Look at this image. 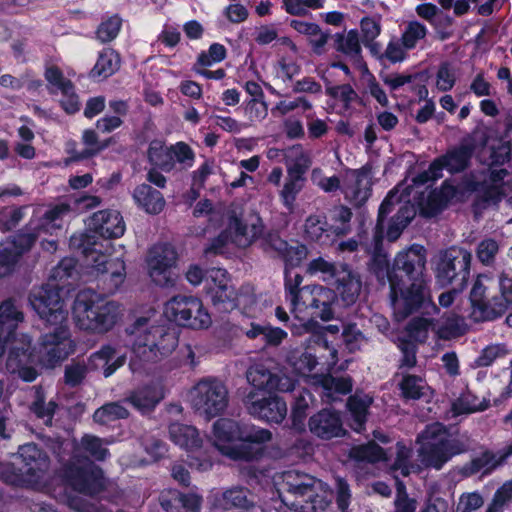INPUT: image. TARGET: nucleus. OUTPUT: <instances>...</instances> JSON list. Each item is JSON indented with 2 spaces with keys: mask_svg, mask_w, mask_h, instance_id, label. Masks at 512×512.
Returning <instances> with one entry per match:
<instances>
[{
  "mask_svg": "<svg viewBox=\"0 0 512 512\" xmlns=\"http://www.w3.org/2000/svg\"><path fill=\"white\" fill-rule=\"evenodd\" d=\"M88 227L93 234L81 233L72 235L70 246L80 253L87 261L92 262L96 272L97 288L104 295H112L118 291L126 278V265L121 258L97 250V238L105 240L121 237L125 232L122 215L116 210H100L89 219Z\"/></svg>",
  "mask_w": 512,
  "mask_h": 512,
  "instance_id": "obj_1",
  "label": "nucleus"
},
{
  "mask_svg": "<svg viewBox=\"0 0 512 512\" xmlns=\"http://www.w3.org/2000/svg\"><path fill=\"white\" fill-rule=\"evenodd\" d=\"M60 291L58 285L47 283L33 288L29 294V303L40 319L54 326L52 331L42 334L38 341V353L52 367L74 352L70 331L64 324L67 311Z\"/></svg>",
  "mask_w": 512,
  "mask_h": 512,
  "instance_id": "obj_2",
  "label": "nucleus"
},
{
  "mask_svg": "<svg viewBox=\"0 0 512 512\" xmlns=\"http://www.w3.org/2000/svg\"><path fill=\"white\" fill-rule=\"evenodd\" d=\"M214 445L234 461L260 460L265 444L272 439L270 430L243 421L219 418L213 424Z\"/></svg>",
  "mask_w": 512,
  "mask_h": 512,
  "instance_id": "obj_3",
  "label": "nucleus"
},
{
  "mask_svg": "<svg viewBox=\"0 0 512 512\" xmlns=\"http://www.w3.org/2000/svg\"><path fill=\"white\" fill-rule=\"evenodd\" d=\"M148 322V318L140 317L126 329L133 336L129 361L133 373H141L144 363H156L169 356L178 346L174 328L166 324L148 326Z\"/></svg>",
  "mask_w": 512,
  "mask_h": 512,
  "instance_id": "obj_4",
  "label": "nucleus"
},
{
  "mask_svg": "<svg viewBox=\"0 0 512 512\" xmlns=\"http://www.w3.org/2000/svg\"><path fill=\"white\" fill-rule=\"evenodd\" d=\"M119 305L109 301L91 289L77 293L72 306V315L76 325L86 331L103 333L116 323Z\"/></svg>",
  "mask_w": 512,
  "mask_h": 512,
  "instance_id": "obj_5",
  "label": "nucleus"
},
{
  "mask_svg": "<svg viewBox=\"0 0 512 512\" xmlns=\"http://www.w3.org/2000/svg\"><path fill=\"white\" fill-rule=\"evenodd\" d=\"M488 288L477 278L469 294L471 315L475 322H492L512 310V277L504 272L498 276V293L489 297Z\"/></svg>",
  "mask_w": 512,
  "mask_h": 512,
  "instance_id": "obj_6",
  "label": "nucleus"
},
{
  "mask_svg": "<svg viewBox=\"0 0 512 512\" xmlns=\"http://www.w3.org/2000/svg\"><path fill=\"white\" fill-rule=\"evenodd\" d=\"M472 254L466 249L451 246L440 250L433 260V272L437 285L442 288L457 285L465 289L471 272Z\"/></svg>",
  "mask_w": 512,
  "mask_h": 512,
  "instance_id": "obj_7",
  "label": "nucleus"
},
{
  "mask_svg": "<svg viewBox=\"0 0 512 512\" xmlns=\"http://www.w3.org/2000/svg\"><path fill=\"white\" fill-rule=\"evenodd\" d=\"M59 476L66 486L86 496L98 495L106 488L103 469L80 455L63 464Z\"/></svg>",
  "mask_w": 512,
  "mask_h": 512,
  "instance_id": "obj_8",
  "label": "nucleus"
},
{
  "mask_svg": "<svg viewBox=\"0 0 512 512\" xmlns=\"http://www.w3.org/2000/svg\"><path fill=\"white\" fill-rule=\"evenodd\" d=\"M444 433V427H427L418 436L425 440L419 448V456L427 468L441 470L454 456L466 452L465 444L457 438H449Z\"/></svg>",
  "mask_w": 512,
  "mask_h": 512,
  "instance_id": "obj_9",
  "label": "nucleus"
},
{
  "mask_svg": "<svg viewBox=\"0 0 512 512\" xmlns=\"http://www.w3.org/2000/svg\"><path fill=\"white\" fill-rule=\"evenodd\" d=\"M18 457L21 460L20 467L11 464L2 471L4 482L14 486L37 482L50 464L47 453L35 443L19 446Z\"/></svg>",
  "mask_w": 512,
  "mask_h": 512,
  "instance_id": "obj_10",
  "label": "nucleus"
},
{
  "mask_svg": "<svg viewBox=\"0 0 512 512\" xmlns=\"http://www.w3.org/2000/svg\"><path fill=\"white\" fill-rule=\"evenodd\" d=\"M190 398L195 412L207 420L221 415L229 402L226 385L214 377L199 380L191 389Z\"/></svg>",
  "mask_w": 512,
  "mask_h": 512,
  "instance_id": "obj_11",
  "label": "nucleus"
},
{
  "mask_svg": "<svg viewBox=\"0 0 512 512\" xmlns=\"http://www.w3.org/2000/svg\"><path fill=\"white\" fill-rule=\"evenodd\" d=\"M164 315L178 326L190 329H207L211 325V316L201 299L192 295L173 296L165 303Z\"/></svg>",
  "mask_w": 512,
  "mask_h": 512,
  "instance_id": "obj_12",
  "label": "nucleus"
},
{
  "mask_svg": "<svg viewBox=\"0 0 512 512\" xmlns=\"http://www.w3.org/2000/svg\"><path fill=\"white\" fill-rule=\"evenodd\" d=\"M401 202V196L396 188L391 189L382 200L377 214L376 225L373 234L386 235L389 242L396 241L404 229L415 216L414 209L407 203L401 205L397 212L390 218L386 228L388 215L394 210L395 205Z\"/></svg>",
  "mask_w": 512,
  "mask_h": 512,
  "instance_id": "obj_13",
  "label": "nucleus"
},
{
  "mask_svg": "<svg viewBox=\"0 0 512 512\" xmlns=\"http://www.w3.org/2000/svg\"><path fill=\"white\" fill-rule=\"evenodd\" d=\"M390 300L398 321L408 318L429 305H433L426 280L410 281L390 288Z\"/></svg>",
  "mask_w": 512,
  "mask_h": 512,
  "instance_id": "obj_14",
  "label": "nucleus"
},
{
  "mask_svg": "<svg viewBox=\"0 0 512 512\" xmlns=\"http://www.w3.org/2000/svg\"><path fill=\"white\" fill-rule=\"evenodd\" d=\"M426 264L427 250L421 244L414 243L398 251L392 261L391 288L395 290L399 284L425 280Z\"/></svg>",
  "mask_w": 512,
  "mask_h": 512,
  "instance_id": "obj_15",
  "label": "nucleus"
},
{
  "mask_svg": "<svg viewBox=\"0 0 512 512\" xmlns=\"http://www.w3.org/2000/svg\"><path fill=\"white\" fill-rule=\"evenodd\" d=\"M294 245L283 239L276 230H269L262 237L260 248L273 259H279L285 270L300 267L307 259L309 249L306 244L294 241Z\"/></svg>",
  "mask_w": 512,
  "mask_h": 512,
  "instance_id": "obj_16",
  "label": "nucleus"
},
{
  "mask_svg": "<svg viewBox=\"0 0 512 512\" xmlns=\"http://www.w3.org/2000/svg\"><path fill=\"white\" fill-rule=\"evenodd\" d=\"M243 403L250 415L269 424H280L287 415L286 401L273 393L249 390Z\"/></svg>",
  "mask_w": 512,
  "mask_h": 512,
  "instance_id": "obj_17",
  "label": "nucleus"
},
{
  "mask_svg": "<svg viewBox=\"0 0 512 512\" xmlns=\"http://www.w3.org/2000/svg\"><path fill=\"white\" fill-rule=\"evenodd\" d=\"M337 302L333 289L321 285H307L299 305L294 310L306 311L311 318L330 321L334 318V306Z\"/></svg>",
  "mask_w": 512,
  "mask_h": 512,
  "instance_id": "obj_18",
  "label": "nucleus"
},
{
  "mask_svg": "<svg viewBox=\"0 0 512 512\" xmlns=\"http://www.w3.org/2000/svg\"><path fill=\"white\" fill-rule=\"evenodd\" d=\"M177 259V251L170 243L156 244L149 250L148 271L150 278L156 285L160 287L174 285L172 268L176 266Z\"/></svg>",
  "mask_w": 512,
  "mask_h": 512,
  "instance_id": "obj_19",
  "label": "nucleus"
},
{
  "mask_svg": "<svg viewBox=\"0 0 512 512\" xmlns=\"http://www.w3.org/2000/svg\"><path fill=\"white\" fill-rule=\"evenodd\" d=\"M230 281L227 271L223 269L212 270L210 278L206 280V295L220 313H230L239 306L238 293Z\"/></svg>",
  "mask_w": 512,
  "mask_h": 512,
  "instance_id": "obj_20",
  "label": "nucleus"
},
{
  "mask_svg": "<svg viewBox=\"0 0 512 512\" xmlns=\"http://www.w3.org/2000/svg\"><path fill=\"white\" fill-rule=\"evenodd\" d=\"M476 148L472 136L464 137L458 145L448 148L445 153L432 160V167L436 171L446 170L451 175L462 173L471 166Z\"/></svg>",
  "mask_w": 512,
  "mask_h": 512,
  "instance_id": "obj_21",
  "label": "nucleus"
},
{
  "mask_svg": "<svg viewBox=\"0 0 512 512\" xmlns=\"http://www.w3.org/2000/svg\"><path fill=\"white\" fill-rule=\"evenodd\" d=\"M308 427L314 436L322 440L342 438L349 434L343 427L340 412L328 408L312 415L308 420Z\"/></svg>",
  "mask_w": 512,
  "mask_h": 512,
  "instance_id": "obj_22",
  "label": "nucleus"
},
{
  "mask_svg": "<svg viewBox=\"0 0 512 512\" xmlns=\"http://www.w3.org/2000/svg\"><path fill=\"white\" fill-rule=\"evenodd\" d=\"M328 284L334 286L337 297L339 296L344 306L356 303L361 289L362 279L358 272L347 263H340L335 276Z\"/></svg>",
  "mask_w": 512,
  "mask_h": 512,
  "instance_id": "obj_23",
  "label": "nucleus"
},
{
  "mask_svg": "<svg viewBox=\"0 0 512 512\" xmlns=\"http://www.w3.org/2000/svg\"><path fill=\"white\" fill-rule=\"evenodd\" d=\"M309 169V160H296L287 167V176L285 178L279 197L282 205L292 212L299 193L303 190L306 179V173Z\"/></svg>",
  "mask_w": 512,
  "mask_h": 512,
  "instance_id": "obj_24",
  "label": "nucleus"
},
{
  "mask_svg": "<svg viewBox=\"0 0 512 512\" xmlns=\"http://www.w3.org/2000/svg\"><path fill=\"white\" fill-rule=\"evenodd\" d=\"M464 191L454 185L450 179H445L439 188L431 190L427 200L420 206V214L425 218H433L442 213L458 196H462Z\"/></svg>",
  "mask_w": 512,
  "mask_h": 512,
  "instance_id": "obj_25",
  "label": "nucleus"
},
{
  "mask_svg": "<svg viewBox=\"0 0 512 512\" xmlns=\"http://www.w3.org/2000/svg\"><path fill=\"white\" fill-rule=\"evenodd\" d=\"M315 481V477L306 473L296 470L285 471L282 475V487L286 495L282 497V502L288 505L286 502L288 495L295 499L312 500L316 496Z\"/></svg>",
  "mask_w": 512,
  "mask_h": 512,
  "instance_id": "obj_26",
  "label": "nucleus"
},
{
  "mask_svg": "<svg viewBox=\"0 0 512 512\" xmlns=\"http://www.w3.org/2000/svg\"><path fill=\"white\" fill-rule=\"evenodd\" d=\"M24 319L12 299L0 304V356L6 352L7 345L16 339L18 324Z\"/></svg>",
  "mask_w": 512,
  "mask_h": 512,
  "instance_id": "obj_27",
  "label": "nucleus"
},
{
  "mask_svg": "<svg viewBox=\"0 0 512 512\" xmlns=\"http://www.w3.org/2000/svg\"><path fill=\"white\" fill-rule=\"evenodd\" d=\"M386 235L373 234L372 252L367 263L368 271L374 275L380 284L389 283L391 288L392 280V263L388 258V254L383 249V241Z\"/></svg>",
  "mask_w": 512,
  "mask_h": 512,
  "instance_id": "obj_28",
  "label": "nucleus"
},
{
  "mask_svg": "<svg viewBox=\"0 0 512 512\" xmlns=\"http://www.w3.org/2000/svg\"><path fill=\"white\" fill-rule=\"evenodd\" d=\"M372 403V397L367 394H359L358 392L347 398V424L354 432L361 434L366 431V423Z\"/></svg>",
  "mask_w": 512,
  "mask_h": 512,
  "instance_id": "obj_29",
  "label": "nucleus"
},
{
  "mask_svg": "<svg viewBox=\"0 0 512 512\" xmlns=\"http://www.w3.org/2000/svg\"><path fill=\"white\" fill-rule=\"evenodd\" d=\"M333 48L347 57L357 69L368 70L362 56L359 33L356 29H351L347 33H336L333 36Z\"/></svg>",
  "mask_w": 512,
  "mask_h": 512,
  "instance_id": "obj_30",
  "label": "nucleus"
},
{
  "mask_svg": "<svg viewBox=\"0 0 512 512\" xmlns=\"http://www.w3.org/2000/svg\"><path fill=\"white\" fill-rule=\"evenodd\" d=\"M125 362V354L117 355L116 349L106 344L89 356L87 365L91 370L102 371L103 376L108 378L122 367Z\"/></svg>",
  "mask_w": 512,
  "mask_h": 512,
  "instance_id": "obj_31",
  "label": "nucleus"
},
{
  "mask_svg": "<svg viewBox=\"0 0 512 512\" xmlns=\"http://www.w3.org/2000/svg\"><path fill=\"white\" fill-rule=\"evenodd\" d=\"M319 385L322 389V400L327 404L341 401V396L348 395L353 390V379L351 376H333L332 374L321 375Z\"/></svg>",
  "mask_w": 512,
  "mask_h": 512,
  "instance_id": "obj_32",
  "label": "nucleus"
},
{
  "mask_svg": "<svg viewBox=\"0 0 512 512\" xmlns=\"http://www.w3.org/2000/svg\"><path fill=\"white\" fill-rule=\"evenodd\" d=\"M162 399L163 394L158 387L149 383L132 390L124 401L142 414H146L153 411Z\"/></svg>",
  "mask_w": 512,
  "mask_h": 512,
  "instance_id": "obj_33",
  "label": "nucleus"
},
{
  "mask_svg": "<svg viewBox=\"0 0 512 512\" xmlns=\"http://www.w3.org/2000/svg\"><path fill=\"white\" fill-rule=\"evenodd\" d=\"M168 430L171 441L186 451L195 452L202 447L203 440L195 427L176 422Z\"/></svg>",
  "mask_w": 512,
  "mask_h": 512,
  "instance_id": "obj_34",
  "label": "nucleus"
},
{
  "mask_svg": "<svg viewBox=\"0 0 512 512\" xmlns=\"http://www.w3.org/2000/svg\"><path fill=\"white\" fill-rule=\"evenodd\" d=\"M133 199L141 209L151 215L161 213L165 207L163 194L149 184L138 185L134 189Z\"/></svg>",
  "mask_w": 512,
  "mask_h": 512,
  "instance_id": "obj_35",
  "label": "nucleus"
},
{
  "mask_svg": "<svg viewBox=\"0 0 512 512\" xmlns=\"http://www.w3.org/2000/svg\"><path fill=\"white\" fill-rule=\"evenodd\" d=\"M305 238L319 245H327L332 242V225L328 224L326 217L321 215H309L304 224Z\"/></svg>",
  "mask_w": 512,
  "mask_h": 512,
  "instance_id": "obj_36",
  "label": "nucleus"
},
{
  "mask_svg": "<svg viewBox=\"0 0 512 512\" xmlns=\"http://www.w3.org/2000/svg\"><path fill=\"white\" fill-rule=\"evenodd\" d=\"M120 63V55L116 50L104 48L99 52L97 61L89 75L92 79H107L119 70Z\"/></svg>",
  "mask_w": 512,
  "mask_h": 512,
  "instance_id": "obj_37",
  "label": "nucleus"
},
{
  "mask_svg": "<svg viewBox=\"0 0 512 512\" xmlns=\"http://www.w3.org/2000/svg\"><path fill=\"white\" fill-rule=\"evenodd\" d=\"M499 467V462H497V454L493 451L486 449L480 453L479 456L472 458L469 462H466L460 473L463 477H472L478 473H481L482 476H488L493 471Z\"/></svg>",
  "mask_w": 512,
  "mask_h": 512,
  "instance_id": "obj_38",
  "label": "nucleus"
},
{
  "mask_svg": "<svg viewBox=\"0 0 512 512\" xmlns=\"http://www.w3.org/2000/svg\"><path fill=\"white\" fill-rule=\"evenodd\" d=\"M42 225L30 221L24 228L20 229L8 240L14 249L22 256L30 251L42 232Z\"/></svg>",
  "mask_w": 512,
  "mask_h": 512,
  "instance_id": "obj_39",
  "label": "nucleus"
},
{
  "mask_svg": "<svg viewBox=\"0 0 512 512\" xmlns=\"http://www.w3.org/2000/svg\"><path fill=\"white\" fill-rule=\"evenodd\" d=\"M348 456L356 462H366L371 464L388 460L385 449L375 441H369L365 444L352 446L349 450Z\"/></svg>",
  "mask_w": 512,
  "mask_h": 512,
  "instance_id": "obj_40",
  "label": "nucleus"
},
{
  "mask_svg": "<svg viewBox=\"0 0 512 512\" xmlns=\"http://www.w3.org/2000/svg\"><path fill=\"white\" fill-rule=\"evenodd\" d=\"M109 442L93 434H84L79 441L78 451L84 452L89 459L103 462L110 457V451L105 447Z\"/></svg>",
  "mask_w": 512,
  "mask_h": 512,
  "instance_id": "obj_41",
  "label": "nucleus"
},
{
  "mask_svg": "<svg viewBox=\"0 0 512 512\" xmlns=\"http://www.w3.org/2000/svg\"><path fill=\"white\" fill-rule=\"evenodd\" d=\"M148 162L164 172L173 170V157L170 147H165V143L159 139H153L147 149Z\"/></svg>",
  "mask_w": 512,
  "mask_h": 512,
  "instance_id": "obj_42",
  "label": "nucleus"
},
{
  "mask_svg": "<svg viewBox=\"0 0 512 512\" xmlns=\"http://www.w3.org/2000/svg\"><path fill=\"white\" fill-rule=\"evenodd\" d=\"M372 165L366 163L359 169L351 170V174L355 179L353 187V199L359 204L365 203L371 196V175Z\"/></svg>",
  "mask_w": 512,
  "mask_h": 512,
  "instance_id": "obj_43",
  "label": "nucleus"
},
{
  "mask_svg": "<svg viewBox=\"0 0 512 512\" xmlns=\"http://www.w3.org/2000/svg\"><path fill=\"white\" fill-rule=\"evenodd\" d=\"M502 185L484 183L481 192L475 196L472 209L475 214L486 209L490 205L498 206L505 197Z\"/></svg>",
  "mask_w": 512,
  "mask_h": 512,
  "instance_id": "obj_44",
  "label": "nucleus"
},
{
  "mask_svg": "<svg viewBox=\"0 0 512 512\" xmlns=\"http://www.w3.org/2000/svg\"><path fill=\"white\" fill-rule=\"evenodd\" d=\"M249 490L244 487H233L222 493L218 499V505L223 510L234 508L248 510L253 502L248 498Z\"/></svg>",
  "mask_w": 512,
  "mask_h": 512,
  "instance_id": "obj_45",
  "label": "nucleus"
},
{
  "mask_svg": "<svg viewBox=\"0 0 512 512\" xmlns=\"http://www.w3.org/2000/svg\"><path fill=\"white\" fill-rule=\"evenodd\" d=\"M435 332L437 337L441 340L448 341L456 339L466 333V324L461 316L451 314L437 324Z\"/></svg>",
  "mask_w": 512,
  "mask_h": 512,
  "instance_id": "obj_46",
  "label": "nucleus"
},
{
  "mask_svg": "<svg viewBox=\"0 0 512 512\" xmlns=\"http://www.w3.org/2000/svg\"><path fill=\"white\" fill-rule=\"evenodd\" d=\"M128 417L129 411L120 402L106 403L97 408L93 413L94 422L100 425H109L114 421Z\"/></svg>",
  "mask_w": 512,
  "mask_h": 512,
  "instance_id": "obj_47",
  "label": "nucleus"
},
{
  "mask_svg": "<svg viewBox=\"0 0 512 512\" xmlns=\"http://www.w3.org/2000/svg\"><path fill=\"white\" fill-rule=\"evenodd\" d=\"M274 374L262 363L251 366L247 371V380L252 386L250 390L269 393Z\"/></svg>",
  "mask_w": 512,
  "mask_h": 512,
  "instance_id": "obj_48",
  "label": "nucleus"
},
{
  "mask_svg": "<svg viewBox=\"0 0 512 512\" xmlns=\"http://www.w3.org/2000/svg\"><path fill=\"white\" fill-rule=\"evenodd\" d=\"M32 360L31 339L25 336L20 345H12L8 350L7 365L21 369Z\"/></svg>",
  "mask_w": 512,
  "mask_h": 512,
  "instance_id": "obj_49",
  "label": "nucleus"
},
{
  "mask_svg": "<svg viewBox=\"0 0 512 512\" xmlns=\"http://www.w3.org/2000/svg\"><path fill=\"white\" fill-rule=\"evenodd\" d=\"M57 408L58 404L54 400H50L46 403V396L41 387L36 389L34 401L31 403L30 410L38 419L47 418L45 423L47 425L51 424Z\"/></svg>",
  "mask_w": 512,
  "mask_h": 512,
  "instance_id": "obj_50",
  "label": "nucleus"
},
{
  "mask_svg": "<svg viewBox=\"0 0 512 512\" xmlns=\"http://www.w3.org/2000/svg\"><path fill=\"white\" fill-rule=\"evenodd\" d=\"M45 80L48 82V91L55 94L58 90L61 94H66L68 90L74 88V84L70 79L65 78L63 71L56 65L45 68Z\"/></svg>",
  "mask_w": 512,
  "mask_h": 512,
  "instance_id": "obj_51",
  "label": "nucleus"
},
{
  "mask_svg": "<svg viewBox=\"0 0 512 512\" xmlns=\"http://www.w3.org/2000/svg\"><path fill=\"white\" fill-rule=\"evenodd\" d=\"M303 281V276L299 273L292 275V270L284 271V290L285 297L291 302L294 308H297L299 302L302 299V292L306 289V286L300 287Z\"/></svg>",
  "mask_w": 512,
  "mask_h": 512,
  "instance_id": "obj_52",
  "label": "nucleus"
},
{
  "mask_svg": "<svg viewBox=\"0 0 512 512\" xmlns=\"http://www.w3.org/2000/svg\"><path fill=\"white\" fill-rule=\"evenodd\" d=\"M326 95L342 102L345 109H349L352 103L364 105L363 99L357 94L353 87L346 83L335 86H328L325 89Z\"/></svg>",
  "mask_w": 512,
  "mask_h": 512,
  "instance_id": "obj_53",
  "label": "nucleus"
},
{
  "mask_svg": "<svg viewBox=\"0 0 512 512\" xmlns=\"http://www.w3.org/2000/svg\"><path fill=\"white\" fill-rule=\"evenodd\" d=\"M489 406V401L485 399L480 401L470 390H466L458 398L454 409L461 414H470L485 411Z\"/></svg>",
  "mask_w": 512,
  "mask_h": 512,
  "instance_id": "obj_54",
  "label": "nucleus"
},
{
  "mask_svg": "<svg viewBox=\"0 0 512 512\" xmlns=\"http://www.w3.org/2000/svg\"><path fill=\"white\" fill-rule=\"evenodd\" d=\"M428 30L426 26L417 21H409L399 38L404 45V48L413 50L416 48L418 42L426 37Z\"/></svg>",
  "mask_w": 512,
  "mask_h": 512,
  "instance_id": "obj_55",
  "label": "nucleus"
},
{
  "mask_svg": "<svg viewBox=\"0 0 512 512\" xmlns=\"http://www.w3.org/2000/svg\"><path fill=\"white\" fill-rule=\"evenodd\" d=\"M306 395L310 396V393L306 389H302L294 397V401L291 407V421L293 428L297 430H303L305 420L307 417L308 401Z\"/></svg>",
  "mask_w": 512,
  "mask_h": 512,
  "instance_id": "obj_56",
  "label": "nucleus"
},
{
  "mask_svg": "<svg viewBox=\"0 0 512 512\" xmlns=\"http://www.w3.org/2000/svg\"><path fill=\"white\" fill-rule=\"evenodd\" d=\"M339 264L340 263L331 262L319 256L308 263L306 273L310 276L321 275L323 281L329 283L332 281L333 276H335Z\"/></svg>",
  "mask_w": 512,
  "mask_h": 512,
  "instance_id": "obj_57",
  "label": "nucleus"
},
{
  "mask_svg": "<svg viewBox=\"0 0 512 512\" xmlns=\"http://www.w3.org/2000/svg\"><path fill=\"white\" fill-rule=\"evenodd\" d=\"M423 382L424 380L418 375H404L399 383V389L401 391L402 397L407 400L421 399L424 395V386L422 385Z\"/></svg>",
  "mask_w": 512,
  "mask_h": 512,
  "instance_id": "obj_58",
  "label": "nucleus"
},
{
  "mask_svg": "<svg viewBox=\"0 0 512 512\" xmlns=\"http://www.w3.org/2000/svg\"><path fill=\"white\" fill-rule=\"evenodd\" d=\"M456 80L457 67L451 61H442L436 73L437 88L442 92H448L454 87Z\"/></svg>",
  "mask_w": 512,
  "mask_h": 512,
  "instance_id": "obj_59",
  "label": "nucleus"
},
{
  "mask_svg": "<svg viewBox=\"0 0 512 512\" xmlns=\"http://www.w3.org/2000/svg\"><path fill=\"white\" fill-rule=\"evenodd\" d=\"M353 217L352 210L345 205L335 206L331 211V220L340 225H332V234L334 236H343L350 232V222Z\"/></svg>",
  "mask_w": 512,
  "mask_h": 512,
  "instance_id": "obj_60",
  "label": "nucleus"
},
{
  "mask_svg": "<svg viewBox=\"0 0 512 512\" xmlns=\"http://www.w3.org/2000/svg\"><path fill=\"white\" fill-rule=\"evenodd\" d=\"M122 27V19L119 15L115 14L103 20L97 30L96 37L102 43H109L113 41L119 34Z\"/></svg>",
  "mask_w": 512,
  "mask_h": 512,
  "instance_id": "obj_61",
  "label": "nucleus"
},
{
  "mask_svg": "<svg viewBox=\"0 0 512 512\" xmlns=\"http://www.w3.org/2000/svg\"><path fill=\"white\" fill-rule=\"evenodd\" d=\"M227 57V49L223 44L220 43H212L208 51H202L197 56L196 66L200 67H210L214 63H220Z\"/></svg>",
  "mask_w": 512,
  "mask_h": 512,
  "instance_id": "obj_62",
  "label": "nucleus"
},
{
  "mask_svg": "<svg viewBox=\"0 0 512 512\" xmlns=\"http://www.w3.org/2000/svg\"><path fill=\"white\" fill-rule=\"evenodd\" d=\"M408 49L404 48L401 40L397 37H392L384 50V65L387 67L391 64L401 63L408 57Z\"/></svg>",
  "mask_w": 512,
  "mask_h": 512,
  "instance_id": "obj_63",
  "label": "nucleus"
},
{
  "mask_svg": "<svg viewBox=\"0 0 512 512\" xmlns=\"http://www.w3.org/2000/svg\"><path fill=\"white\" fill-rule=\"evenodd\" d=\"M397 347L402 353L399 368L405 367L411 369L415 367L417 364L416 354L418 350L416 343L410 338L400 337Z\"/></svg>",
  "mask_w": 512,
  "mask_h": 512,
  "instance_id": "obj_64",
  "label": "nucleus"
}]
</instances>
